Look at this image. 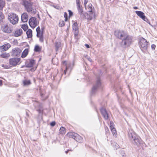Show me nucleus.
<instances>
[{"instance_id":"1","label":"nucleus","mask_w":157,"mask_h":157,"mask_svg":"<svg viewBox=\"0 0 157 157\" xmlns=\"http://www.w3.org/2000/svg\"><path fill=\"white\" fill-rule=\"evenodd\" d=\"M122 39L121 45L123 48L129 46L132 43V37L126 35Z\"/></svg>"},{"instance_id":"2","label":"nucleus","mask_w":157,"mask_h":157,"mask_svg":"<svg viewBox=\"0 0 157 157\" xmlns=\"http://www.w3.org/2000/svg\"><path fill=\"white\" fill-rule=\"evenodd\" d=\"M8 19L10 22L13 25H15L18 23L19 18L16 14L14 13H9L8 15Z\"/></svg>"},{"instance_id":"3","label":"nucleus","mask_w":157,"mask_h":157,"mask_svg":"<svg viewBox=\"0 0 157 157\" xmlns=\"http://www.w3.org/2000/svg\"><path fill=\"white\" fill-rule=\"evenodd\" d=\"M24 5L26 10L28 13L33 14L36 13V9H33V11L30 10V8H33L32 6V4L30 2L25 1L24 2Z\"/></svg>"},{"instance_id":"4","label":"nucleus","mask_w":157,"mask_h":157,"mask_svg":"<svg viewBox=\"0 0 157 157\" xmlns=\"http://www.w3.org/2000/svg\"><path fill=\"white\" fill-rule=\"evenodd\" d=\"M147 43L146 40L145 39L142 38L140 39V46L142 51H144L147 49L148 47Z\"/></svg>"},{"instance_id":"5","label":"nucleus","mask_w":157,"mask_h":157,"mask_svg":"<svg viewBox=\"0 0 157 157\" xmlns=\"http://www.w3.org/2000/svg\"><path fill=\"white\" fill-rule=\"evenodd\" d=\"M114 35L119 39H122L126 35L125 32L121 30H117L114 33Z\"/></svg>"},{"instance_id":"6","label":"nucleus","mask_w":157,"mask_h":157,"mask_svg":"<svg viewBox=\"0 0 157 157\" xmlns=\"http://www.w3.org/2000/svg\"><path fill=\"white\" fill-rule=\"evenodd\" d=\"M20 58H12L9 59V62L10 65L15 66L20 63Z\"/></svg>"},{"instance_id":"7","label":"nucleus","mask_w":157,"mask_h":157,"mask_svg":"<svg viewBox=\"0 0 157 157\" xmlns=\"http://www.w3.org/2000/svg\"><path fill=\"white\" fill-rule=\"evenodd\" d=\"M101 83L100 81V79L98 78L97 80L96 84L94 85L92 90V93L93 94L96 90L98 88L101 87Z\"/></svg>"},{"instance_id":"8","label":"nucleus","mask_w":157,"mask_h":157,"mask_svg":"<svg viewBox=\"0 0 157 157\" xmlns=\"http://www.w3.org/2000/svg\"><path fill=\"white\" fill-rule=\"evenodd\" d=\"M30 26L33 28H34L37 25V23L35 18L32 17L29 20Z\"/></svg>"},{"instance_id":"9","label":"nucleus","mask_w":157,"mask_h":157,"mask_svg":"<svg viewBox=\"0 0 157 157\" xmlns=\"http://www.w3.org/2000/svg\"><path fill=\"white\" fill-rule=\"evenodd\" d=\"M89 13H85L82 18L87 19L89 20H91L94 17V13L90 12H89Z\"/></svg>"},{"instance_id":"10","label":"nucleus","mask_w":157,"mask_h":157,"mask_svg":"<svg viewBox=\"0 0 157 157\" xmlns=\"http://www.w3.org/2000/svg\"><path fill=\"white\" fill-rule=\"evenodd\" d=\"M2 31L6 33H10L12 32V30L9 27L8 25L5 24L2 26Z\"/></svg>"},{"instance_id":"11","label":"nucleus","mask_w":157,"mask_h":157,"mask_svg":"<svg viewBox=\"0 0 157 157\" xmlns=\"http://www.w3.org/2000/svg\"><path fill=\"white\" fill-rule=\"evenodd\" d=\"M137 15L140 18H141L144 21L147 22L148 20L144 15V13L142 12L139 11H135Z\"/></svg>"},{"instance_id":"12","label":"nucleus","mask_w":157,"mask_h":157,"mask_svg":"<svg viewBox=\"0 0 157 157\" xmlns=\"http://www.w3.org/2000/svg\"><path fill=\"white\" fill-rule=\"evenodd\" d=\"M137 136L135 132L132 130H129L128 132V136L131 141H132Z\"/></svg>"},{"instance_id":"13","label":"nucleus","mask_w":157,"mask_h":157,"mask_svg":"<svg viewBox=\"0 0 157 157\" xmlns=\"http://www.w3.org/2000/svg\"><path fill=\"white\" fill-rule=\"evenodd\" d=\"M11 47V44L6 43L0 47V50L1 52H4L8 50Z\"/></svg>"},{"instance_id":"14","label":"nucleus","mask_w":157,"mask_h":157,"mask_svg":"<svg viewBox=\"0 0 157 157\" xmlns=\"http://www.w3.org/2000/svg\"><path fill=\"white\" fill-rule=\"evenodd\" d=\"M21 52V50L18 48H14L12 51V54L13 56H19Z\"/></svg>"},{"instance_id":"15","label":"nucleus","mask_w":157,"mask_h":157,"mask_svg":"<svg viewBox=\"0 0 157 157\" xmlns=\"http://www.w3.org/2000/svg\"><path fill=\"white\" fill-rule=\"evenodd\" d=\"M132 142L133 144L138 145L141 143L142 140L140 137L137 136Z\"/></svg>"},{"instance_id":"16","label":"nucleus","mask_w":157,"mask_h":157,"mask_svg":"<svg viewBox=\"0 0 157 157\" xmlns=\"http://www.w3.org/2000/svg\"><path fill=\"white\" fill-rule=\"evenodd\" d=\"M101 112L104 119L105 120L108 119V115L105 109L102 108L101 109Z\"/></svg>"},{"instance_id":"17","label":"nucleus","mask_w":157,"mask_h":157,"mask_svg":"<svg viewBox=\"0 0 157 157\" xmlns=\"http://www.w3.org/2000/svg\"><path fill=\"white\" fill-rule=\"evenodd\" d=\"M28 14L26 13H24L21 15V21L23 22H26L28 20Z\"/></svg>"},{"instance_id":"18","label":"nucleus","mask_w":157,"mask_h":157,"mask_svg":"<svg viewBox=\"0 0 157 157\" xmlns=\"http://www.w3.org/2000/svg\"><path fill=\"white\" fill-rule=\"evenodd\" d=\"M77 8L78 14L80 15V17L82 18L84 15L85 13H83V10L82 9L81 6H77Z\"/></svg>"},{"instance_id":"19","label":"nucleus","mask_w":157,"mask_h":157,"mask_svg":"<svg viewBox=\"0 0 157 157\" xmlns=\"http://www.w3.org/2000/svg\"><path fill=\"white\" fill-rule=\"evenodd\" d=\"M22 33V30L21 29H17L14 35L15 36H20Z\"/></svg>"},{"instance_id":"20","label":"nucleus","mask_w":157,"mask_h":157,"mask_svg":"<svg viewBox=\"0 0 157 157\" xmlns=\"http://www.w3.org/2000/svg\"><path fill=\"white\" fill-rule=\"evenodd\" d=\"M88 10L89 12H94V6H93L91 4H90L88 5L87 9Z\"/></svg>"},{"instance_id":"21","label":"nucleus","mask_w":157,"mask_h":157,"mask_svg":"<svg viewBox=\"0 0 157 157\" xmlns=\"http://www.w3.org/2000/svg\"><path fill=\"white\" fill-rule=\"evenodd\" d=\"M68 135L70 137L74 138L75 139H76L77 136H79L78 135L73 132H69L68 133Z\"/></svg>"},{"instance_id":"22","label":"nucleus","mask_w":157,"mask_h":157,"mask_svg":"<svg viewBox=\"0 0 157 157\" xmlns=\"http://www.w3.org/2000/svg\"><path fill=\"white\" fill-rule=\"evenodd\" d=\"M29 50L28 49H25L23 52L21 57L22 58L25 57L27 55L28 53Z\"/></svg>"},{"instance_id":"23","label":"nucleus","mask_w":157,"mask_h":157,"mask_svg":"<svg viewBox=\"0 0 157 157\" xmlns=\"http://www.w3.org/2000/svg\"><path fill=\"white\" fill-rule=\"evenodd\" d=\"M26 33L28 38H31L32 37V31L31 29H29L26 32Z\"/></svg>"},{"instance_id":"24","label":"nucleus","mask_w":157,"mask_h":157,"mask_svg":"<svg viewBox=\"0 0 157 157\" xmlns=\"http://www.w3.org/2000/svg\"><path fill=\"white\" fill-rule=\"evenodd\" d=\"M61 43L60 42H56L55 43V46L56 47V51H57L59 49L60 47Z\"/></svg>"},{"instance_id":"25","label":"nucleus","mask_w":157,"mask_h":157,"mask_svg":"<svg viewBox=\"0 0 157 157\" xmlns=\"http://www.w3.org/2000/svg\"><path fill=\"white\" fill-rule=\"evenodd\" d=\"M23 83L24 86H26L30 85L31 82L30 80L25 79L23 81Z\"/></svg>"},{"instance_id":"26","label":"nucleus","mask_w":157,"mask_h":157,"mask_svg":"<svg viewBox=\"0 0 157 157\" xmlns=\"http://www.w3.org/2000/svg\"><path fill=\"white\" fill-rule=\"evenodd\" d=\"M5 2L3 0H0V10H2L5 6Z\"/></svg>"},{"instance_id":"27","label":"nucleus","mask_w":157,"mask_h":157,"mask_svg":"<svg viewBox=\"0 0 157 157\" xmlns=\"http://www.w3.org/2000/svg\"><path fill=\"white\" fill-rule=\"evenodd\" d=\"M35 63V61L34 60H31L30 61L29 63L27 64V67H31L33 66Z\"/></svg>"},{"instance_id":"28","label":"nucleus","mask_w":157,"mask_h":157,"mask_svg":"<svg viewBox=\"0 0 157 157\" xmlns=\"http://www.w3.org/2000/svg\"><path fill=\"white\" fill-rule=\"evenodd\" d=\"M59 133L62 134H65L66 133L65 128L63 127H61L59 130Z\"/></svg>"},{"instance_id":"29","label":"nucleus","mask_w":157,"mask_h":157,"mask_svg":"<svg viewBox=\"0 0 157 157\" xmlns=\"http://www.w3.org/2000/svg\"><path fill=\"white\" fill-rule=\"evenodd\" d=\"M2 58H7L10 56V55L9 53H4L0 55Z\"/></svg>"},{"instance_id":"30","label":"nucleus","mask_w":157,"mask_h":157,"mask_svg":"<svg viewBox=\"0 0 157 157\" xmlns=\"http://www.w3.org/2000/svg\"><path fill=\"white\" fill-rule=\"evenodd\" d=\"M41 50V48L38 45H36L35 46L34 50L36 52H39Z\"/></svg>"},{"instance_id":"31","label":"nucleus","mask_w":157,"mask_h":157,"mask_svg":"<svg viewBox=\"0 0 157 157\" xmlns=\"http://www.w3.org/2000/svg\"><path fill=\"white\" fill-rule=\"evenodd\" d=\"M78 28L77 27V23H75L73 25V30L76 31Z\"/></svg>"},{"instance_id":"32","label":"nucleus","mask_w":157,"mask_h":157,"mask_svg":"<svg viewBox=\"0 0 157 157\" xmlns=\"http://www.w3.org/2000/svg\"><path fill=\"white\" fill-rule=\"evenodd\" d=\"M21 27L25 31L27 30L28 28V26L27 24L22 25Z\"/></svg>"},{"instance_id":"33","label":"nucleus","mask_w":157,"mask_h":157,"mask_svg":"<svg viewBox=\"0 0 157 157\" xmlns=\"http://www.w3.org/2000/svg\"><path fill=\"white\" fill-rule=\"evenodd\" d=\"M111 130L113 133V136L115 135V136H116V134H117V132L116 131V130L115 128H113L112 129H111Z\"/></svg>"},{"instance_id":"34","label":"nucleus","mask_w":157,"mask_h":157,"mask_svg":"<svg viewBox=\"0 0 157 157\" xmlns=\"http://www.w3.org/2000/svg\"><path fill=\"white\" fill-rule=\"evenodd\" d=\"M59 26L60 27L63 26L65 25L64 22L63 21H60L59 24Z\"/></svg>"},{"instance_id":"35","label":"nucleus","mask_w":157,"mask_h":157,"mask_svg":"<svg viewBox=\"0 0 157 157\" xmlns=\"http://www.w3.org/2000/svg\"><path fill=\"white\" fill-rule=\"evenodd\" d=\"M43 36V34L42 32H40L37 33L36 36L38 37H41V36Z\"/></svg>"},{"instance_id":"36","label":"nucleus","mask_w":157,"mask_h":157,"mask_svg":"<svg viewBox=\"0 0 157 157\" xmlns=\"http://www.w3.org/2000/svg\"><path fill=\"white\" fill-rule=\"evenodd\" d=\"M114 124L112 121H110V128L112 129L113 128H114Z\"/></svg>"},{"instance_id":"37","label":"nucleus","mask_w":157,"mask_h":157,"mask_svg":"<svg viewBox=\"0 0 157 157\" xmlns=\"http://www.w3.org/2000/svg\"><path fill=\"white\" fill-rule=\"evenodd\" d=\"M0 18L1 19H3L4 18V15L3 13L0 12Z\"/></svg>"},{"instance_id":"38","label":"nucleus","mask_w":157,"mask_h":157,"mask_svg":"<svg viewBox=\"0 0 157 157\" xmlns=\"http://www.w3.org/2000/svg\"><path fill=\"white\" fill-rule=\"evenodd\" d=\"M64 17L65 18V21H67V13L66 12H65L64 14Z\"/></svg>"},{"instance_id":"39","label":"nucleus","mask_w":157,"mask_h":157,"mask_svg":"<svg viewBox=\"0 0 157 157\" xmlns=\"http://www.w3.org/2000/svg\"><path fill=\"white\" fill-rule=\"evenodd\" d=\"M39 38V40L40 42H42L44 41V38L43 36H41V37H38Z\"/></svg>"},{"instance_id":"40","label":"nucleus","mask_w":157,"mask_h":157,"mask_svg":"<svg viewBox=\"0 0 157 157\" xmlns=\"http://www.w3.org/2000/svg\"><path fill=\"white\" fill-rule=\"evenodd\" d=\"M50 124L51 126H54L56 124V122L55 121H52L50 123Z\"/></svg>"},{"instance_id":"41","label":"nucleus","mask_w":157,"mask_h":157,"mask_svg":"<svg viewBox=\"0 0 157 157\" xmlns=\"http://www.w3.org/2000/svg\"><path fill=\"white\" fill-rule=\"evenodd\" d=\"M88 0H84V5L86 9V4L87 3Z\"/></svg>"},{"instance_id":"42","label":"nucleus","mask_w":157,"mask_h":157,"mask_svg":"<svg viewBox=\"0 0 157 157\" xmlns=\"http://www.w3.org/2000/svg\"><path fill=\"white\" fill-rule=\"evenodd\" d=\"M68 11L69 12V16L70 17L72 16L73 15V13L72 11L70 10H68Z\"/></svg>"},{"instance_id":"43","label":"nucleus","mask_w":157,"mask_h":157,"mask_svg":"<svg viewBox=\"0 0 157 157\" xmlns=\"http://www.w3.org/2000/svg\"><path fill=\"white\" fill-rule=\"evenodd\" d=\"M80 0H76V2L77 6H80Z\"/></svg>"},{"instance_id":"44","label":"nucleus","mask_w":157,"mask_h":157,"mask_svg":"<svg viewBox=\"0 0 157 157\" xmlns=\"http://www.w3.org/2000/svg\"><path fill=\"white\" fill-rule=\"evenodd\" d=\"M36 31L37 33H38V32H41L40 29V28L39 27H38L36 28Z\"/></svg>"},{"instance_id":"45","label":"nucleus","mask_w":157,"mask_h":157,"mask_svg":"<svg viewBox=\"0 0 157 157\" xmlns=\"http://www.w3.org/2000/svg\"><path fill=\"white\" fill-rule=\"evenodd\" d=\"M151 48L152 49H154L155 48V45L154 44H152L151 45Z\"/></svg>"},{"instance_id":"46","label":"nucleus","mask_w":157,"mask_h":157,"mask_svg":"<svg viewBox=\"0 0 157 157\" xmlns=\"http://www.w3.org/2000/svg\"><path fill=\"white\" fill-rule=\"evenodd\" d=\"M88 59L89 60V61L90 62H92V60L90 58H88Z\"/></svg>"},{"instance_id":"47","label":"nucleus","mask_w":157,"mask_h":157,"mask_svg":"<svg viewBox=\"0 0 157 157\" xmlns=\"http://www.w3.org/2000/svg\"><path fill=\"white\" fill-rule=\"evenodd\" d=\"M85 46L87 48H90V46H89V45L87 44H85Z\"/></svg>"},{"instance_id":"48","label":"nucleus","mask_w":157,"mask_h":157,"mask_svg":"<svg viewBox=\"0 0 157 157\" xmlns=\"http://www.w3.org/2000/svg\"><path fill=\"white\" fill-rule=\"evenodd\" d=\"M133 9L135 10H136L138 9V7L136 6H135L133 7Z\"/></svg>"},{"instance_id":"49","label":"nucleus","mask_w":157,"mask_h":157,"mask_svg":"<svg viewBox=\"0 0 157 157\" xmlns=\"http://www.w3.org/2000/svg\"><path fill=\"white\" fill-rule=\"evenodd\" d=\"M67 67H66V69L64 70V73L65 74L66 73V72L67 71Z\"/></svg>"},{"instance_id":"50","label":"nucleus","mask_w":157,"mask_h":157,"mask_svg":"<svg viewBox=\"0 0 157 157\" xmlns=\"http://www.w3.org/2000/svg\"><path fill=\"white\" fill-rule=\"evenodd\" d=\"M33 9H35V8L33 7V8H30V10H32V11H33Z\"/></svg>"},{"instance_id":"51","label":"nucleus","mask_w":157,"mask_h":157,"mask_svg":"<svg viewBox=\"0 0 157 157\" xmlns=\"http://www.w3.org/2000/svg\"><path fill=\"white\" fill-rule=\"evenodd\" d=\"M38 111H39V113H41L42 112V110L40 109H39Z\"/></svg>"},{"instance_id":"52","label":"nucleus","mask_w":157,"mask_h":157,"mask_svg":"<svg viewBox=\"0 0 157 157\" xmlns=\"http://www.w3.org/2000/svg\"><path fill=\"white\" fill-rule=\"evenodd\" d=\"M2 84V82L1 80H0V86H1Z\"/></svg>"},{"instance_id":"53","label":"nucleus","mask_w":157,"mask_h":157,"mask_svg":"<svg viewBox=\"0 0 157 157\" xmlns=\"http://www.w3.org/2000/svg\"><path fill=\"white\" fill-rule=\"evenodd\" d=\"M69 151H70L69 150H68L67 151H65V153H66V154H67V153H68V152Z\"/></svg>"},{"instance_id":"54","label":"nucleus","mask_w":157,"mask_h":157,"mask_svg":"<svg viewBox=\"0 0 157 157\" xmlns=\"http://www.w3.org/2000/svg\"><path fill=\"white\" fill-rule=\"evenodd\" d=\"M77 35V33H75V35Z\"/></svg>"},{"instance_id":"55","label":"nucleus","mask_w":157,"mask_h":157,"mask_svg":"<svg viewBox=\"0 0 157 157\" xmlns=\"http://www.w3.org/2000/svg\"><path fill=\"white\" fill-rule=\"evenodd\" d=\"M66 63V61H64V63Z\"/></svg>"},{"instance_id":"56","label":"nucleus","mask_w":157,"mask_h":157,"mask_svg":"<svg viewBox=\"0 0 157 157\" xmlns=\"http://www.w3.org/2000/svg\"><path fill=\"white\" fill-rule=\"evenodd\" d=\"M49 16L51 18V16H50V15H49Z\"/></svg>"}]
</instances>
